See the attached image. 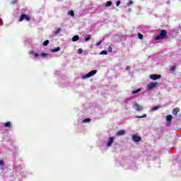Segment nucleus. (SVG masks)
Returning <instances> with one entry per match:
<instances>
[{"instance_id":"nucleus-2","label":"nucleus","mask_w":181,"mask_h":181,"mask_svg":"<svg viewBox=\"0 0 181 181\" xmlns=\"http://www.w3.org/2000/svg\"><path fill=\"white\" fill-rule=\"evenodd\" d=\"M23 21H26L27 22H30V18H29L28 15L23 13L20 16L19 22H23Z\"/></svg>"},{"instance_id":"nucleus-33","label":"nucleus","mask_w":181,"mask_h":181,"mask_svg":"<svg viewBox=\"0 0 181 181\" xmlns=\"http://www.w3.org/2000/svg\"><path fill=\"white\" fill-rule=\"evenodd\" d=\"M132 4H133L132 1L130 0V1L128 2L127 5H128V6H129V5H132Z\"/></svg>"},{"instance_id":"nucleus-18","label":"nucleus","mask_w":181,"mask_h":181,"mask_svg":"<svg viewBox=\"0 0 181 181\" xmlns=\"http://www.w3.org/2000/svg\"><path fill=\"white\" fill-rule=\"evenodd\" d=\"M30 54H33L34 57H39V54L35 53V51H30Z\"/></svg>"},{"instance_id":"nucleus-1","label":"nucleus","mask_w":181,"mask_h":181,"mask_svg":"<svg viewBox=\"0 0 181 181\" xmlns=\"http://www.w3.org/2000/svg\"><path fill=\"white\" fill-rule=\"evenodd\" d=\"M166 35H168V31H166V30H161L160 34L156 37L155 40L165 39L166 37Z\"/></svg>"},{"instance_id":"nucleus-34","label":"nucleus","mask_w":181,"mask_h":181,"mask_svg":"<svg viewBox=\"0 0 181 181\" xmlns=\"http://www.w3.org/2000/svg\"><path fill=\"white\" fill-rule=\"evenodd\" d=\"M108 52H112V48L111 47H108Z\"/></svg>"},{"instance_id":"nucleus-15","label":"nucleus","mask_w":181,"mask_h":181,"mask_svg":"<svg viewBox=\"0 0 181 181\" xmlns=\"http://www.w3.org/2000/svg\"><path fill=\"white\" fill-rule=\"evenodd\" d=\"M4 127L5 128H11V122H7L4 124Z\"/></svg>"},{"instance_id":"nucleus-9","label":"nucleus","mask_w":181,"mask_h":181,"mask_svg":"<svg viewBox=\"0 0 181 181\" xmlns=\"http://www.w3.org/2000/svg\"><path fill=\"white\" fill-rule=\"evenodd\" d=\"M116 135L117 136H121L122 135H125V130H119V131L117 132Z\"/></svg>"},{"instance_id":"nucleus-13","label":"nucleus","mask_w":181,"mask_h":181,"mask_svg":"<svg viewBox=\"0 0 181 181\" xmlns=\"http://www.w3.org/2000/svg\"><path fill=\"white\" fill-rule=\"evenodd\" d=\"M141 91H142V89L141 88H138L136 90H133L132 92V94H138V93H141Z\"/></svg>"},{"instance_id":"nucleus-32","label":"nucleus","mask_w":181,"mask_h":181,"mask_svg":"<svg viewBox=\"0 0 181 181\" xmlns=\"http://www.w3.org/2000/svg\"><path fill=\"white\" fill-rule=\"evenodd\" d=\"M101 43H103V40H100L99 42H97L96 46H100V45H101Z\"/></svg>"},{"instance_id":"nucleus-25","label":"nucleus","mask_w":181,"mask_h":181,"mask_svg":"<svg viewBox=\"0 0 181 181\" xmlns=\"http://www.w3.org/2000/svg\"><path fill=\"white\" fill-rule=\"evenodd\" d=\"M146 114H144L142 116H136V118H146Z\"/></svg>"},{"instance_id":"nucleus-3","label":"nucleus","mask_w":181,"mask_h":181,"mask_svg":"<svg viewBox=\"0 0 181 181\" xmlns=\"http://www.w3.org/2000/svg\"><path fill=\"white\" fill-rule=\"evenodd\" d=\"M94 74H97V70H93V71H90L86 76H83L82 78H83V79L88 78L90 77H92V76H94Z\"/></svg>"},{"instance_id":"nucleus-6","label":"nucleus","mask_w":181,"mask_h":181,"mask_svg":"<svg viewBox=\"0 0 181 181\" xmlns=\"http://www.w3.org/2000/svg\"><path fill=\"white\" fill-rule=\"evenodd\" d=\"M141 139H142L141 138V136H139L138 135L132 136V140L134 141V142H141Z\"/></svg>"},{"instance_id":"nucleus-7","label":"nucleus","mask_w":181,"mask_h":181,"mask_svg":"<svg viewBox=\"0 0 181 181\" xmlns=\"http://www.w3.org/2000/svg\"><path fill=\"white\" fill-rule=\"evenodd\" d=\"M113 143H114V137H112V136L109 137L107 143V147L110 148V146H111V145H112Z\"/></svg>"},{"instance_id":"nucleus-31","label":"nucleus","mask_w":181,"mask_h":181,"mask_svg":"<svg viewBox=\"0 0 181 181\" xmlns=\"http://www.w3.org/2000/svg\"><path fill=\"white\" fill-rule=\"evenodd\" d=\"M4 160H0V166H4Z\"/></svg>"},{"instance_id":"nucleus-22","label":"nucleus","mask_w":181,"mask_h":181,"mask_svg":"<svg viewBox=\"0 0 181 181\" xmlns=\"http://www.w3.org/2000/svg\"><path fill=\"white\" fill-rule=\"evenodd\" d=\"M90 39H91V35H89L87 37H85V41L86 42H88V40H90Z\"/></svg>"},{"instance_id":"nucleus-27","label":"nucleus","mask_w":181,"mask_h":181,"mask_svg":"<svg viewBox=\"0 0 181 181\" xmlns=\"http://www.w3.org/2000/svg\"><path fill=\"white\" fill-rule=\"evenodd\" d=\"M138 37H139V39H144V35L141 33H139L138 34Z\"/></svg>"},{"instance_id":"nucleus-29","label":"nucleus","mask_w":181,"mask_h":181,"mask_svg":"<svg viewBox=\"0 0 181 181\" xmlns=\"http://www.w3.org/2000/svg\"><path fill=\"white\" fill-rule=\"evenodd\" d=\"M100 54H108V52L103 50L100 52Z\"/></svg>"},{"instance_id":"nucleus-14","label":"nucleus","mask_w":181,"mask_h":181,"mask_svg":"<svg viewBox=\"0 0 181 181\" xmlns=\"http://www.w3.org/2000/svg\"><path fill=\"white\" fill-rule=\"evenodd\" d=\"M59 50H60V47H55L54 49H52L51 52H52V53H56V52H59Z\"/></svg>"},{"instance_id":"nucleus-11","label":"nucleus","mask_w":181,"mask_h":181,"mask_svg":"<svg viewBox=\"0 0 181 181\" xmlns=\"http://www.w3.org/2000/svg\"><path fill=\"white\" fill-rule=\"evenodd\" d=\"M172 118H173V117H172V115H167V117H166V121H168V122H172Z\"/></svg>"},{"instance_id":"nucleus-8","label":"nucleus","mask_w":181,"mask_h":181,"mask_svg":"<svg viewBox=\"0 0 181 181\" xmlns=\"http://www.w3.org/2000/svg\"><path fill=\"white\" fill-rule=\"evenodd\" d=\"M160 75H157V74H151L150 75V78L151 80H158V78H160Z\"/></svg>"},{"instance_id":"nucleus-17","label":"nucleus","mask_w":181,"mask_h":181,"mask_svg":"<svg viewBox=\"0 0 181 181\" xmlns=\"http://www.w3.org/2000/svg\"><path fill=\"white\" fill-rule=\"evenodd\" d=\"M62 30V29L60 28H57L56 31H54L53 33L54 35H59V33H60V31Z\"/></svg>"},{"instance_id":"nucleus-10","label":"nucleus","mask_w":181,"mask_h":181,"mask_svg":"<svg viewBox=\"0 0 181 181\" xmlns=\"http://www.w3.org/2000/svg\"><path fill=\"white\" fill-rule=\"evenodd\" d=\"M177 112H180V108L175 107V109L173 110V114L174 115H177Z\"/></svg>"},{"instance_id":"nucleus-5","label":"nucleus","mask_w":181,"mask_h":181,"mask_svg":"<svg viewBox=\"0 0 181 181\" xmlns=\"http://www.w3.org/2000/svg\"><path fill=\"white\" fill-rule=\"evenodd\" d=\"M133 108H134L136 110V111H142V110H144V107L138 105V103H135L133 105Z\"/></svg>"},{"instance_id":"nucleus-28","label":"nucleus","mask_w":181,"mask_h":181,"mask_svg":"<svg viewBox=\"0 0 181 181\" xmlns=\"http://www.w3.org/2000/svg\"><path fill=\"white\" fill-rule=\"evenodd\" d=\"M81 53H83V49L79 48V49H78V54H81Z\"/></svg>"},{"instance_id":"nucleus-19","label":"nucleus","mask_w":181,"mask_h":181,"mask_svg":"<svg viewBox=\"0 0 181 181\" xmlns=\"http://www.w3.org/2000/svg\"><path fill=\"white\" fill-rule=\"evenodd\" d=\"M41 57H44V58H46L49 56V54L47 53H45V52H42L40 54Z\"/></svg>"},{"instance_id":"nucleus-35","label":"nucleus","mask_w":181,"mask_h":181,"mask_svg":"<svg viewBox=\"0 0 181 181\" xmlns=\"http://www.w3.org/2000/svg\"><path fill=\"white\" fill-rule=\"evenodd\" d=\"M126 70H131V66H127L126 67Z\"/></svg>"},{"instance_id":"nucleus-20","label":"nucleus","mask_w":181,"mask_h":181,"mask_svg":"<svg viewBox=\"0 0 181 181\" xmlns=\"http://www.w3.org/2000/svg\"><path fill=\"white\" fill-rule=\"evenodd\" d=\"M68 15H70V16H74V11L73 10L68 11Z\"/></svg>"},{"instance_id":"nucleus-26","label":"nucleus","mask_w":181,"mask_h":181,"mask_svg":"<svg viewBox=\"0 0 181 181\" xmlns=\"http://www.w3.org/2000/svg\"><path fill=\"white\" fill-rule=\"evenodd\" d=\"M170 70L171 71H173V73H175V70H176V66H171Z\"/></svg>"},{"instance_id":"nucleus-12","label":"nucleus","mask_w":181,"mask_h":181,"mask_svg":"<svg viewBox=\"0 0 181 181\" xmlns=\"http://www.w3.org/2000/svg\"><path fill=\"white\" fill-rule=\"evenodd\" d=\"M80 37L78 35H74L72 37V42H77V40H79Z\"/></svg>"},{"instance_id":"nucleus-4","label":"nucleus","mask_w":181,"mask_h":181,"mask_svg":"<svg viewBox=\"0 0 181 181\" xmlns=\"http://www.w3.org/2000/svg\"><path fill=\"white\" fill-rule=\"evenodd\" d=\"M158 86V82H151L147 85V90H153Z\"/></svg>"},{"instance_id":"nucleus-24","label":"nucleus","mask_w":181,"mask_h":181,"mask_svg":"<svg viewBox=\"0 0 181 181\" xmlns=\"http://www.w3.org/2000/svg\"><path fill=\"white\" fill-rule=\"evenodd\" d=\"M42 45L43 46H47V45H49V40L44 41Z\"/></svg>"},{"instance_id":"nucleus-23","label":"nucleus","mask_w":181,"mask_h":181,"mask_svg":"<svg viewBox=\"0 0 181 181\" xmlns=\"http://www.w3.org/2000/svg\"><path fill=\"white\" fill-rule=\"evenodd\" d=\"M112 5V1H107L105 6H111Z\"/></svg>"},{"instance_id":"nucleus-16","label":"nucleus","mask_w":181,"mask_h":181,"mask_svg":"<svg viewBox=\"0 0 181 181\" xmlns=\"http://www.w3.org/2000/svg\"><path fill=\"white\" fill-rule=\"evenodd\" d=\"M87 122H91V119L90 118H86V119H84L83 121H82V123L83 124H86Z\"/></svg>"},{"instance_id":"nucleus-21","label":"nucleus","mask_w":181,"mask_h":181,"mask_svg":"<svg viewBox=\"0 0 181 181\" xmlns=\"http://www.w3.org/2000/svg\"><path fill=\"white\" fill-rule=\"evenodd\" d=\"M160 108V106H156L151 109V111H157V110H159Z\"/></svg>"},{"instance_id":"nucleus-30","label":"nucleus","mask_w":181,"mask_h":181,"mask_svg":"<svg viewBox=\"0 0 181 181\" xmlns=\"http://www.w3.org/2000/svg\"><path fill=\"white\" fill-rule=\"evenodd\" d=\"M119 5H121V1H117L116 6H119Z\"/></svg>"}]
</instances>
